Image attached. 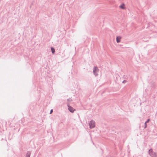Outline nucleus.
Instances as JSON below:
<instances>
[{
    "label": "nucleus",
    "mask_w": 157,
    "mask_h": 157,
    "mask_svg": "<svg viewBox=\"0 0 157 157\" xmlns=\"http://www.w3.org/2000/svg\"><path fill=\"white\" fill-rule=\"evenodd\" d=\"M99 69L98 67L96 66H94L93 68V72L94 75L95 76H97L98 75V72L99 71Z\"/></svg>",
    "instance_id": "f257e3e1"
},
{
    "label": "nucleus",
    "mask_w": 157,
    "mask_h": 157,
    "mask_svg": "<svg viewBox=\"0 0 157 157\" xmlns=\"http://www.w3.org/2000/svg\"><path fill=\"white\" fill-rule=\"evenodd\" d=\"M89 124L90 128L91 129L95 127V122L94 121L92 120L90 121V122L89 123Z\"/></svg>",
    "instance_id": "f03ea898"
},
{
    "label": "nucleus",
    "mask_w": 157,
    "mask_h": 157,
    "mask_svg": "<svg viewBox=\"0 0 157 157\" xmlns=\"http://www.w3.org/2000/svg\"><path fill=\"white\" fill-rule=\"evenodd\" d=\"M67 106L68 107V110L71 113H73L74 111L75 110V109H74L72 107L69 105V103H67Z\"/></svg>",
    "instance_id": "7ed1b4c3"
},
{
    "label": "nucleus",
    "mask_w": 157,
    "mask_h": 157,
    "mask_svg": "<svg viewBox=\"0 0 157 157\" xmlns=\"http://www.w3.org/2000/svg\"><path fill=\"white\" fill-rule=\"evenodd\" d=\"M121 37L120 36H117L116 37V41L117 43L120 42Z\"/></svg>",
    "instance_id": "20e7f679"
},
{
    "label": "nucleus",
    "mask_w": 157,
    "mask_h": 157,
    "mask_svg": "<svg viewBox=\"0 0 157 157\" xmlns=\"http://www.w3.org/2000/svg\"><path fill=\"white\" fill-rule=\"evenodd\" d=\"M31 154V152L30 151H28L25 156V157H30Z\"/></svg>",
    "instance_id": "39448f33"
},
{
    "label": "nucleus",
    "mask_w": 157,
    "mask_h": 157,
    "mask_svg": "<svg viewBox=\"0 0 157 157\" xmlns=\"http://www.w3.org/2000/svg\"><path fill=\"white\" fill-rule=\"evenodd\" d=\"M150 156L152 157H157V153L155 152H154L153 153L151 154Z\"/></svg>",
    "instance_id": "423d86ee"
},
{
    "label": "nucleus",
    "mask_w": 157,
    "mask_h": 157,
    "mask_svg": "<svg viewBox=\"0 0 157 157\" xmlns=\"http://www.w3.org/2000/svg\"><path fill=\"white\" fill-rule=\"evenodd\" d=\"M124 3H122L119 6V7L122 9H124L125 8L124 7Z\"/></svg>",
    "instance_id": "0eeeda50"
},
{
    "label": "nucleus",
    "mask_w": 157,
    "mask_h": 157,
    "mask_svg": "<svg viewBox=\"0 0 157 157\" xmlns=\"http://www.w3.org/2000/svg\"><path fill=\"white\" fill-rule=\"evenodd\" d=\"M154 152H153L152 149L151 148L148 151V153L150 155H151V154L153 153Z\"/></svg>",
    "instance_id": "6e6552de"
},
{
    "label": "nucleus",
    "mask_w": 157,
    "mask_h": 157,
    "mask_svg": "<svg viewBox=\"0 0 157 157\" xmlns=\"http://www.w3.org/2000/svg\"><path fill=\"white\" fill-rule=\"evenodd\" d=\"M51 49L52 53L54 54L55 53V48L53 47H51Z\"/></svg>",
    "instance_id": "1a4fd4ad"
},
{
    "label": "nucleus",
    "mask_w": 157,
    "mask_h": 157,
    "mask_svg": "<svg viewBox=\"0 0 157 157\" xmlns=\"http://www.w3.org/2000/svg\"><path fill=\"white\" fill-rule=\"evenodd\" d=\"M150 121V119L149 118L148 119H147V121L145 122L146 123H148Z\"/></svg>",
    "instance_id": "9d476101"
},
{
    "label": "nucleus",
    "mask_w": 157,
    "mask_h": 157,
    "mask_svg": "<svg viewBox=\"0 0 157 157\" xmlns=\"http://www.w3.org/2000/svg\"><path fill=\"white\" fill-rule=\"evenodd\" d=\"M147 123H146L145 122V123H144V128H146L147 127Z\"/></svg>",
    "instance_id": "9b49d317"
},
{
    "label": "nucleus",
    "mask_w": 157,
    "mask_h": 157,
    "mask_svg": "<svg viewBox=\"0 0 157 157\" xmlns=\"http://www.w3.org/2000/svg\"><path fill=\"white\" fill-rule=\"evenodd\" d=\"M67 100L68 101H72V99L71 98L67 99Z\"/></svg>",
    "instance_id": "f8f14e48"
},
{
    "label": "nucleus",
    "mask_w": 157,
    "mask_h": 157,
    "mask_svg": "<svg viewBox=\"0 0 157 157\" xmlns=\"http://www.w3.org/2000/svg\"><path fill=\"white\" fill-rule=\"evenodd\" d=\"M127 82V80H123V81H122V83H125V82Z\"/></svg>",
    "instance_id": "ddd939ff"
},
{
    "label": "nucleus",
    "mask_w": 157,
    "mask_h": 157,
    "mask_svg": "<svg viewBox=\"0 0 157 157\" xmlns=\"http://www.w3.org/2000/svg\"><path fill=\"white\" fill-rule=\"evenodd\" d=\"M53 109H51L50 111V114H52V113L53 112Z\"/></svg>",
    "instance_id": "4468645a"
}]
</instances>
